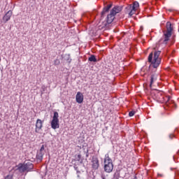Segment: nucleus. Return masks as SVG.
Returning a JSON list of instances; mask_svg holds the SVG:
<instances>
[{"label":"nucleus","mask_w":179,"mask_h":179,"mask_svg":"<svg viewBox=\"0 0 179 179\" xmlns=\"http://www.w3.org/2000/svg\"><path fill=\"white\" fill-rule=\"evenodd\" d=\"M157 80V76L156 74H152L150 77V87H152L153 86V84Z\"/></svg>","instance_id":"12"},{"label":"nucleus","mask_w":179,"mask_h":179,"mask_svg":"<svg viewBox=\"0 0 179 179\" xmlns=\"http://www.w3.org/2000/svg\"><path fill=\"white\" fill-rule=\"evenodd\" d=\"M59 117V115L58 114V112H55L51 122V127L52 129H57L59 128V120L58 119Z\"/></svg>","instance_id":"5"},{"label":"nucleus","mask_w":179,"mask_h":179,"mask_svg":"<svg viewBox=\"0 0 179 179\" xmlns=\"http://www.w3.org/2000/svg\"><path fill=\"white\" fill-rule=\"evenodd\" d=\"M92 169L94 170H97L99 169V167H100V164L99 162V159L97 158H93L92 161Z\"/></svg>","instance_id":"9"},{"label":"nucleus","mask_w":179,"mask_h":179,"mask_svg":"<svg viewBox=\"0 0 179 179\" xmlns=\"http://www.w3.org/2000/svg\"><path fill=\"white\" fill-rule=\"evenodd\" d=\"M76 160H78V162H80V159H82V155L80 154L78 155L76 157Z\"/></svg>","instance_id":"19"},{"label":"nucleus","mask_w":179,"mask_h":179,"mask_svg":"<svg viewBox=\"0 0 179 179\" xmlns=\"http://www.w3.org/2000/svg\"><path fill=\"white\" fill-rule=\"evenodd\" d=\"M137 9H139V3L134 1L133 3L127 6L125 8V13L129 15V17L133 15H135Z\"/></svg>","instance_id":"4"},{"label":"nucleus","mask_w":179,"mask_h":179,"mask_svg":"<svg viewBox=\"0 0 179 179\" xmlns=\"http://www.w3.org/2000/svg\"><path fill=\"white\" fill-rule=\"evenodd\" d=\"M30 166H31V167H33V164H31V165H30Z\"/></svg>","instance_id":"25"},{"label":"nucleus","mask_w":179,"mask_h":179,"mask_svg":"<svg viewBox=\"0 0 179 179\" xmlns=\"http://www.w3.org/2000/svg\"><path fill=\"white\" fill-rule=\"evenodd\" d=\"M173 25L171 22H166V30L164 31V34L161 39L159 40L160 44H167L169 41H170V38L173 34Z\"/></svg>","instance_id":"1"},{"label":"nucleus","mask_w":179,"mask_h":179,"mask_svg":"<svg viewBox=\"0 0 179 179\" xmlns=\"http://www.w3.org/2000/svg\"><path fill=\"white\" fill-rule=\"evenodd\" d=\"M10 17H12V10H8L3 17V21L6 23L10 20Z\"/></svg>","instance_id":"8"},{"label":"nucleus","mask_w":179,"mask_h":179,"mask_svg":"<svg viewBox=\"0 0 179 179\" xmlns=\"http://www.w3.org/2000/svg\"><path fill=\"white\" fill-rule=\"evenodd\" d=\"M39 152H42V153H45V150L44 148V145H43L39 150Z\"/></svg>","instance_id":"18"},{"label":"nucleus","mask_w":179,"mask_h":179,"mask_svg":"<svg viewBox=\"0 0 179 179\" xmlns=\"http://www.w3.org/2000/svg\"><path fill=\"white\" fill-rule=\"evenodd\" d=\"M0 61H1V58H0Z\"/></svg>","instance_id":"26"},{"label":"nucleus","mask_w":179,"mask_h":179,"mask_svg":"<svg viewBox=\"0 0 179 179\" xmlns=\"http://www.w3.org/2000/svg\"><path fill=\"white\" fill-rule=\"evenodd\" d=\"M169 138L170 139H173V138H174V134H170Z\"/></svg>","instance_id":"22"},{"label":"nucleus","mask_w":179,"mask_h":179,"mask_svg":"<svg viewBox=\"0 0 179 179\" xmlns=\"http://www.w3.org/2000/svg\"><path fill=\"white\" fill-rule=\"evenodd\" d=\"M45 152H41L40 151L37 152L36 159L38 162H43V157L44 156Z\"/></svg>","instance_id":"13"},{"label":"nucleus","mask_w":179,"mask_h":179,"mask_svg":"<svg viewBox=\"0 0 179 179\" xmlns=\"http://www.w3.org/2000/svg\"><path fill=\"white\" fill-rule=\"evenodd\" d=\"M135 115V111L132 110L129 113V116L134 117Z\"/></svg>","instance_id":"20"},{"label":"nucleus","mask_w":179,"mask_h":179,"mask_svg":"<svg viewBox=\"0 0 179 179\" xmlns=\"http://www.w3.org/2000/svg\"><path fill=\"white\" fill-rule=\"evenodd\" d=\"M157 176L158 177H164V175L163 173H158Z\"/></svg>","instance_id":"23"},{"label":"nucleus","mask_w":179,"mask_h":179,"mask_svg":"<svg viewBox=\"0 0 179 179\" xmlns=\"http://www.w3.org/2000/svg\"><path fill=\"white\" fill-rule=\"evenodd\" d=\"M102 179H106V178L104 176L102 177Z\"/></svg>","instance_id":"24"},{"label":"nucleus","mask_w":179,"mask_h":179,"mask_svg":"<svg viewBox=\"0 0 179 179\" xmlns=\"http://www.w3.org/2000/svg\"><path fill=\"white\" fill-rule=\"evenodd\" d=\"M121 10H122V7L116 6L110 10V12L115 16V15L120 13Z\"/></svg>","instance_id":"11"},{"label":"nucleus","mask_w":179,"mask_h":179,"mask_svg":"<svg viewBox=\"0 0 179 179\" xmlns=\"http://www.w3.org/2000/svg\"><path fill=\"white\" fill-rule=\"evenodd\" d=\"M41 128H43V121L40 119H38L36 122L35 132L38 134Z\"/></svg>","instance_id":"7"},{"label":"nucleus","mask_w":179,"mask_h":179,"mask_svg":"<svg viewBox=\"0 0 179 179\" xmlns=\"http://www.w3.org/2000/svg\"><path fill=\"white\" fill-rule=\"evenodd\" d=\"M104 171L106 173H111L114 169V164H113V159L110 158L109 154H106L104 157Z\"/></svg>","instance_id":"3"},{"label":"nucleus","mask_w":179,"mask_h":179,"mask_svg":"<svg viewBox=\"0 0 179 179\" xmlns=\"http://www.w3.org/2000/svg\"><path fill=\"white\" fill-rule=\"evenodd\" d=\"M88 61H90V62H97V59L94 55H92L91 57L88 58Z\"/></svg>","instance_id":"16"},{"label":"nucleus","mask_w":179,"mask_h":179,"mask_svg":"<svg viewBox=\"0 0 179 179\" xmlns=\"http://www.w3.org/2000/svg\"><path fill=\"white\" fill-rule=\"evenodd\" d=\"M18 169L19 170H22V171H26V170H27V165L19 166Z\"/></svg>","instance_id":"17"},{"label":"nucleus","mask_w":179,"mask_h":179,"mask_svg":"<svg viewBox=\"0 0 179 179\" xmlns=\"http://www.w3.org/2000/svg\"><path fill=\"white\" fill-rule=\"evenodd\" d=\"M114 19H115V15L110 12L107 16L106 23H108V24H111L114 21Z\"/></svg>","instance_id":"10"},{"label":"nucleus","mask_w":179,"mask_h":179,"mask_svg":"<svg viewBox=\"0 0 179 179\" xmlns=\"http://www.w3.org/2000/svg\"><path fill=\"white\" fill-rule=\"evenodd\" d=\"M84 96L83 94L80 92H77L76 95V101L78 103V104H82L83 103Z\"/></svg>","instance_id":"6"},{"label":"nucleus","mask_w":179,"mask_h":179,"mask_svg":"<svg viewBox=\"0 0 179 179\" xmlns=\"http://www.w3.org/2000/svg\"><path fill=\"white\" fill-rule=\"evenodd\" d=\"M4 179H13V175H8L7 176L5 177Z\"/></svg>","instance_id":"21"},{"label":"nucleus","mask_w":179,"mask_h":179,"mask_svg":"<svg viewBox=\"0 0 179 179\" xmlns=\"http://www.w3.org/2000/svg\"><path fill=\"white\" fill-rule=\"evenodd\" d=\"M111 6H113V5L109 4L106 7H104L103 11L101 12V16H104V15L107 13V12H108L110 9H111Z\"/></svg>","instance_id":"14"},{"label":"nucleus","mask_w":179,"mask_h":179,"mask_svg":"<svg viewBox=\"0 0 179 179\" xmlns=\"http://www.w3.org/2000/svg\"><path fill=\"white\" fill-rule=\"evenodd\" d=\"M160 54H162L161 51H155L154 52V58H153V52H151L148 56V62H151V66L153 68H159L160 64H162V57H160Z\"/></svg>","instance_id":"2"},{"label":"nucleus","mask_w":179,"mask_h":179,"mask_svg":"<svg viewBox=\"0 0 179 179\" xmlns=\"http://www.w3.org/2000/svg\"><path fill=\"white\" fill-rule=\"evenodd\" d=\"M156 99H157V100L162 101V100H163V99H164L163 93L160 92H157L156 93Z\"/></svg>","instance_id":"15"}]
</instances>
